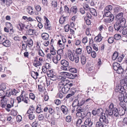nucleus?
Wrapping results in <instances>:
<instances>
[{
	"label": "nucleus",
	"mask_w": 127,
	"mask_h": 127,
	"mask_svg": "<svg viewBox=\"0 0 127 127\" xmlns=\"http://www.w3.org/2000/svg\"><path fill=\"white\" fill-rule=\"evenodd\" d=\"M99 121L96 122L95 125L96 127H105Z\"/></svg>",
	"instance_id": "obj_46"
},
{
	"label": "nucleus",
	"mask_w": 127,
	"mask_h": 127,
	"mask_svg": "<svg viewBox=\"0 0 127 127\" xmlns=\"http://www.w3.org/2000/svg\"><path fill=\"white\" fill-rule=\"evenodd\" d=\"M76 53L77 55H80L82 53V50L81 49L78 48L76 49Z\"/></svg>",
	"instance_id": "obj_50"
},
{
	"label": "nucleus",
	"mask_w": 127,
	"mask_h": 127,
	"mask_svg": "<svg viewBox=\"0 0 127 127\" xmlns=\"http://www.w3.org/2000/svg\"><path fill=\"white\" fill-rule=\"evenodd\" d=\"M106 113L107 116L108 115L109 116L112 115L113 114L112 109V110L108 109V110H106Z\"/></svg>",
	"instance_id": "obj_38"
},
{
	"label": "nucleus",
	"mask_w": 127,
	"mask_h": 127,
	"mask_svg": "<svg viewBox=\"0 0 127 127\" xmlns=\"http://www.w3.org/2000/svg\"><path fill=\"white\" fill-rule=\"evenodd\" d=\"M122 31L123 34L125 35V37L127 38V28H124Z\"/></svg>",
	"instance_id": "obj_48"
},
{
	"label": "nucleus",
	"mask_w": 127,
	"mask_h": 127,
	"mask_svg": "<svg viewBox=\"0 0 127 127\" xmlns=\"http://www.w3.org/2000/svg\"><path fill=\"white\" fill-rule=\"evenodd\" d=\"M19 91L16 90L14 89L9 90L6 91L5 95H19Z\"/></svg>",
	"instance_id": "obj_2"
},
{
	"label": "nucleus",
	"mask_w": 127,
	"mask_h": 127,
	"mask_svg": "<svg viewBox=\"0 0 127 127\" xmlns=\"http://www.w3.org/2000/svg\"><path fill=\"white\" fill-rule=\"evenodd\" d=\"M44 119V116L42 114L39 115L38 117V119L39 121H42Z\"/></svg>",
	"instance_id": "obj_51"
},
{
	"label": "nucleus",
	"mask_w": 127,
	"mask_h": 127,
	"mask_svg": "<svg viewBox=\"0 0 127 127\" xmlns=\"http://www.w3.org/2000/svg\"><path fill=\"white\" fill-rule=\"evenodd\" d=\"M87 51L88 53L89 54H90L92 51V48L89 46H88L86 47Z\"/></svg>",
	"instance_id": "obj_53"
},
{
	"label": "nucleus",
	"mask_w": 127,
	"mask_h": 127,
	"mask_svg": "<svg viewBox=\"0 0 127 127\" xmlns=\"http://www.w3.org/2000/svg\"><path fill=\"white\" fill-rule=\"evenodd\" d=\"M31 74L32 77L35 79L37 78V76L39 75V74L37 72L33 71H32Z\"/></svg>",
	"instance_id": "obj_20"
},
{
	"label": "nucleus",
	"mask_w": 127,
	"mask_h": 127,
	"mask_svg": "<svg viewBox=\"0 0 127 127\" xmlns=\"http://www.w3.org/2000/svg\"><path fill=\"white\" fill-rule=\"evenodd\" d=\"M118 53L116 51L115 52L112 56V59L113 60H115L118 56Z\"/></svg>",
	"instance_id": "obj_39"
},
{
	"label": "nucleus",
	"mask_w": 127,
	"mask_h": 127,
	"mask_svg": "<svg viewBox=\"0 0 127 127\" xmlns=\"http://www.w3.org/2000/svg\"><path fill=\"white\" fill-rule=\"evenodd\" d=\"M64 10L66 12H69V9L68 8L67 6V4L66 1H64Z\"/></svg>",
	"instance_id": "obj_36"
},
{
	"label": "nucleus",
	"mask_w": 127,
	"mask_h": 127,
	"mask_svg": "<svg viewBox=\"0 0 127 127\" xmlns=\"http://www.w3.org/2000/svg\"><path fill=\"white\" fill-rule=\"evenodd\" d=\"M70 81L68 80H64L61 81L59 83V87L60 88L62 87V86H65L69 83Z\"/></svg>",
	"instance_id": "obj_8"
},
{
	"label": "nucleus",
	"mask_w": 127,
	"mask_h": 127,
	"mask_svg": "<svg viewBox=\"0 0 127 127\" xmlns=\"http://www.w3.org/2000/svg\"><path fill=\"white\" fill-rule=\"evenodd\" d=\"M61 75L64 76L65 77L71 79H74L75 77V74L65 72H61Z\"/></svg>",
	"instance_id": "obj_4"
},
{
	"label": "nucleus",
	"mask_w": 127,
	"mask_h": 127,
	"mask_svg": "<svg viewBox=\"0 0 127 127\" xmlns=\"http://www.w3.org/2000/svg\"><path fill=\"white\" fill-rule=\"evenodd\" d=\"M52 7L54 8H55L57 7V1L55 0L52 1L51 3Z\"/></svg>",
	"instance_id": "obj_32"
},
{
	"label": "nucleus",
	"mask_w": 127,
	"mask_h": 127,
	"mask_svg": "<svg viewBox=\"0 0 127 127\" xmlns=\"http://www.w3.org/2000/svg\"><path fill=\"white\" fill-rule=\"evenodd\" d=\"M64 1H61L60 2V7L59 9V13L60 14L63 13V7H64Z\"/></svg>",
	"instance_id": "obj_24"
},
{
	"label": "nucleus",
	"mask_w": 127,
	"mask_h": 127,
	"mask_svg": "<svg viewBox=\"0 0 127 127\" xmlns=\"http://www.w3.org/2000/svg\"><path fill=\"white\" fill-rule=\"evenodd\" d=\"M124 15V13L123 12H121L118 13L117 14L116 16V18L118 19V20H119L120 19L122 18Z\"/></svg>",
	"instance_id": "obj_41"
},
{
	"label": "nucleus",
	"mask_w": 127,
	"mask_h": 127,
	"mask_svg": "<svg viewBox=\"0 0 127 127\" xmlns=\"http://www.w3.org/2000/svg\"><path fill=\"white\" fill-rule=\"evenodd\" d=\"M25 42H27L26 45H27V46H28L29 47H31L33 45V41L31 39H28L27 41H25Z\"/></svg>",
	"instance_id": "obj_17"
},
{
	"label": "nucleus",
	"mask_w": 127,
	"mask_h": 127,
	"mask_svg": "<svg viewBox=\"0 0 127 127\" xmlns=\"http://www.w3.org/2000/svg\"><path fill=\"white\" fill-rule=\"evenodd\" d=\"M71 120V117L69 116H66V121L68 122H70Z\"/></svg>",
	"instance_id": "obj_63"
},
{
	"label": "nucleus",
	"mask_w": 127,
	"mask_h": 127,
	"mask_svg": "<svg viewBox=\"0 0 127 127\" xmlns=\"http://www.w3.org/2000/svg\"><path fill=\"white\" fill-rule=\"evenodd\" d=\"M97 113V115L98 116H99L100 117L101 116L103 115V114H105V113H103V110L102 108L98 109L96 110Z\"/></svg>",
	"instance_id": "obj_22"
},
{
	"label": "nucleus",
	"mask_w": 127,
	"mask_h": 127,
	"mask_svg": "<svg viewBox=\"0 0 127 127\" xmlns=\"http://www.w3.org/2000/svg\"><path fill=\"white\" fill-rule=\"evenodd\" d=\"M82 41L83 43L85 44L88 41V38L87 37H85L83 38L82 40Z\"/></svg>",
	"instance_id": "obj_60"
},
{
	"label": "nucleus",
	"mask_w": 127,
	"mask_h": 127,
	"mask_svg": "<svg viewBox=\"0 0 127 127\" xmlns=\"http://www.w3.org/2000/svg\"><path fill=\"white\" fill-rule=\"evenodd\" d=\"M55 73L52 70H50L48 72L47 75L49 77H51L54 75H55Z\"/></svg>",
	"instance_id": "obj_34"
},
{
	"label": "nucleus",
	"mask_w": 127,
	"mask_h": 127,
	"mask_svg": "<svg viewBox=\"0 0 127 127\" xmlns=\"http://www.w3.org/2000/svg\"><path fill=\"white\" fill-rule=\"evenodd\" d=\"M29 114L28 116L30 119L31 120H33L35 118V112L29 113H27Z\"/></svg>",
	"instance_id": "obj_19"
},
{
	"label": "nucleus",
	"mask_w": 127,
	"mask_h": 127,
	"mask_svg": "<svg viewBox=\"0 0 127 127\" xmlns=\"http://www.w3.org/2000/svg\"><path fill=\"white\" fill-rule=\"evenodd\" d=\"M112 14L110 11H104L103 16L108 17Z\"/></svg>",
	"instance_id": "obj_43"
},
{
	"label": "nucleus",
	"mask_w": 127,
	"mask_h": 127,
	"mask_svg": "<svg viewBox=\"0 0 127 127\" xmlns=\"http://www.w3.org/2000/svg\"><path fill=\"white\" fill-rule=\"evenodd\" d=\"M33 65L35 67H37L38 66H41L42 65V64L39 61L36 60L35 59L34 60V62L33 63Z\"/></svg>",
	"instance_id": "obj_25"
},
{
	"label": "nucleus",
	"mask_w": 127,
	"mask_h": 127,
	"mask_svg": "<svg viewBox=\"0 0 127 127\" xmlns=\"http://www.w3.org/2000/svg\"><path fill=\"white\" fill-rule=\"evenodd\" d=\"M114 19V16L113 14H112L107 17V21L109 23L112 22Z\"/></svg>",
	"instance_id": "obj_35"
},
{
	"label": "nucleus",
	"mask_w": 127,
	"mask_h": 127,
	"mask_svg": "<svg viewBox=\"0 0 127 127\" xmlns=\"http://www.w3.org/2000/svg\"><path fill=\"white\" fill-rule=\"evenodd\" d=\"M117 21H119V24H120V25L122 26L123 28H124L125 26V25L126 23V20L124 18H123L121 20H118Z\"/></svg>",
	"instance_id": "obj_23"
},
{
	"label": "nucleus",
	"mask_w": 127,
	"mask_h": 127,
	"mask_svg": "<svg viewBox=\"0 0 127 127\" xmlns=\"http://www.w3.org/2000/svg\"><path fill=\"white\" fill-rule=\"evenodd\" d=\"M103 37L101 36V34H99L98 35L96 36L94 39V41L97 42H99L101 41Z\"/></svg>",
	"instance_id": "obj_14"
},
{
	"label": "nucleus",
	"mask_w": 127,
	"mask_h": 127,
	"mask_svg": "<svg viewBox=\"0 0 127 127\" xmlns=\"http://www.w3.org/2000/svg\"><path fill=\"white\" fill-rule=\"evenodd\" d=\"M61 64L64 66H68L69 65L68 62L65 60H63L61 61Z\"/></svg>",
	"instance_id": "obj_28"
},
{
	"label": "nucleus",
	"mask_w": 127,
	"mask_h": 127,
	"mask_svg": "<svg viewBox=\"0 0 127 127\" xmlns=\"http://www.w3.org/2000/svg\"><path fill=\"white\" fill-rule=\"evenodd\" d=\"M61 108L64 114H66L68 113L69 110L68 107L64 105H62L61 106Z\"/></svg>",
	"instance_id": "obj_12"
},
{
	"label": "nucleus",
	"mask_w": 127,
	"mask_h": 127,
	"mask_svg": "<svg viewBox=\"0 0 127 127\" xmlns=\"http://www.w3.org/2000/svg\"><path fill=\"white\" fill-rule=\"evenodd\" d=\"M34 7L36 10L38 12L41 11V9L40 6L39 5H36L34 6Z\"/></svg>",
	"instance_id": "obj_59"
},
{
	"label": "nucleus",
	"mask_w": 127,
	"mask_h": 127,
	"mask_svg": "<svg viewBox=\"0 0 127 127\" xmlns=\"http://www.w3.org/2000/svg\"><path fill=\"white\" fill-rule=\"evenodd\" d=\"M117 89H116L115 90L116 92H118L120 93L121 94V95H127V93L125 92V90L124 89L123 87V88L122 87H119L117 89Z\"/></svg>",
	"instance_id": "obj_10"
},
{
	"label": "nucleus",
	"mask_w": 127,
	"mask_h": 127,
	"mask_svg": "<svg viewBox=\"0 0 127 127\" xmlns=\"http://www.w3.org/2000/svg\"><path fill=\"white\" fill-rule=\"evenodd\" d=\"M41 106L40 105H38L37 107V108L36 111V113H40L41 111Z\"/></svg>",
	"instance_id": "obj_49"
},
{
	"label": "nucleus",
	"mask_w": 127,
	"mask_h": 127,
	"mask_svg": "<svg viewBox=\"0 0 127 127\" xmlns=\"http://www.w3.org/2000/svg\"><path fill=\"white\" fill-rule=\"evenodd\" d=\"M44 27L46 30H50L51 29V25L50 24V22L45 23Z\"/></svg>",
	"instance_id": "obj_29"
},
{
	"label": "nucleus",
	"mask_w": 127,
	"mask_h": 127,
	"mask_svg": "<svg viewBox=\"0 0 127 127\" xmlns=\"http://www.w3.org/2000/svg\"><path fill=\"white\" fill-rule=\"evenodd\" d=\"M119 105L120 106V107L126 108L125 104L124 103L123 101L120 102L119 104Z\"/></svg>",
	"instance_id": "obj_64"
},
{
	"label": "nucleus",
	"mask_w": 127,
	"mask_h": 127,
	"mask_svg": "<svg viewBox=\"0 0 127 127\" xmlns=\"http://www.w3.org/2000/svg\"><path fill=\"white\" fill-rule=\"evenodd\" d=\"M112 6L111 5H108L106 6L104 9V11H110L112 9Z\"/></svg>",
	"instance_id": "obj_37"
},
{
	"label": "nucleus",
	"mask_w": 127,
	"mask_h": 127,
	"mask_svg": "<svg viewBox=\"0 0 127 127\" xmlns=\"http://www.w3.org/2000/svg\"><path fill=\"white\" fill-rule=\"evenodd\" d=\"M11 42L10 41L6 39V37H5V39L3 41L2 44L4 46L6 47H8L10 45Z\"/></svg>",
	"instance_id": "obj_15"
},
{
	"label": "nucleus",
	"mask_w": 127,
	"mask_h": 127,
	"mask_svg": "<svg viewBox=\"0 0 127 127\" xmlns=\"http://www.w3.org/2000/svg\"><path fill=\"white\" fill-rule=\"evenodd\" d=\"M27 10L28 12L30 15H32L34 13L32 7L31 6H28L27 8Z\"/></svg>",
	"instance_id": "obj_26"
},
{
	"label": "nucleus",
	"mask_w": 127,
	"mask_h": 127,
	"mask_svg": "<svg viewBox=\"0 0 127 127\" xmlns=\"http://www.w3.org/2000/svg\"><path fill=\"white\" fill-rule=\"evenodd\" d=\"M69 71L70 72H73L74 73H76L77 72V70L76 69L74 68H71L69 69Z\"/></svg>",
	"instance_id": "obj_55"
},
{
	"label": "nucleus",
	"mask_w": 127,
	"mask_h": 127,
	"mask_svg": "<svg viewBox=\"0 0 127 127\" xmlns=\"http://www.w3.org/2000/svg\"><path fill=\"white\" fill-rule=\"evenodd\" d=\"M22 117L20 115L17 116L16 118V121L18 122H20L21 120Z\"/></svg>",
	"instance_id": "obj_62"
},
{
	"label": "nucleus",
	"mask_w": 127,
	"mask_h": 127,
	"mask_svg": "<svg viewBox=\"0 0 127 127\" xmlns=\"http://www.w3.org/2000/svg\"><path fill=\"white\" fill-rule=\"evenodd\" d=\"M22 98V100L24 101V102L27 103H28V97H26V96H20Z\"/></svg>",
	"instance_id": "obj_40"
},
{
	"label": "nucleus",
	"mask_w": 127,
	"mask_h": 127,
	"mask_svg": "<svg viewBox=\"0 0 127 127\" xmlns=\"http://www.w3.org/2000/svg\"><path fill=\"white\" fill-rule=\"evenodd\" d=\"M86 57L84 56H82L81 57V60L82 64L84 65L86 63Z\"/></svg>",
	"instance_id": "obj_30"
},
{
	"label": "nucleus",
	"mask_w": 127,
	"mask_h": 127,
	"mask_svg": "<svg viewBox=\"0 0 127 127\" xmlns=\"http://www.w3.org/2000/svg\"><path fill=\"white\" fill-rule=\"evenodd\" d=\"M121 38V35L119 34H115L114 36V38L116 40H118Z\"/></svg>",
	"instance_id": "obj_44"
},
{
	"label": "nucleus",
	"mask_w": 127,
	"mask_h": 127,
	"mask_svg": "<svg viewBox=\"0 0 127 127\" xmlns=\"http://www.w3.org/2000/svg\"><path fill=\"white\" fill-rule=\"evenodd\" d=\"M35 30L30 29L26 31V33L29 35H31L34 34L35 33Z\"/></svg>",
	"instance_id": "obj_21"
},
{
	"label": "nucleus",
	"mask_w": 127,
	"mask_h": 127,
	"mask_svg": "<svg viewBox=\"0 0 127 127\" xmlns=\"http://www.w3.org/2000/svg\"><path fill=\"white\" fill-rule=\"evenodd\" d=\"M35 112V109L34 107L32 105L30 107L29 109L28 110L27 113H29L33 112Z\"/></svg>",
	"instance_id": "obj_31"
},
{
	"label": "nucleus",
	"mask_w": 127,
	"mask_h": 127,
	"mask_svg": "<svg viewBox=\"0 0 127 127\" xmlns=\"http://www.w3.org/2000/svg\"><path fill=\"white\" fill-rule=\"evenodd\" d=\"M58 54L62 55L63 54V50L62 49H60L58 50L57 52Z\"/></svg>",
	"instance_id": "obj_57"
},
{
	"label": "nucleus",
	"mask_w": 127,
	"mask_h": 127,
	"mask_svg": "<svg viewBox=\"0 0 127 127\" xmlns=\"http://www.w3.org/2000/svg\"><path fill=\"white\" fill-rule=\"evenodd\" d=\"M112 112L114 116L116 117H117L119 115V112L117 109L116 107L113 108L112 109Z\"/></svg>",
	"instance_id": "obj_27"
},
{
	"label": "nucleus",
	"mask_w": 127,
	"mask_h": 127,
	"mask_svg": "<svg viewBox=\"0 0 127 127\" xmlns=\"http://www.w3.org/2000/svg\"><path fill=\"white\" fill-rule=\"evenodd\" d=\"M126 108L119 107V109L118 111L119 114L120 116L124 115L125 113V111L126 110Z\"/></svg>",
	"instance_id": "obj_13"
},
{
	"label": "nucleus",
	"mask_w": 127,
	"mask_h": 127,
	"mask_svg": "<svg viewBox=\"0 0 127 127\" xmlns=\"http://www.w3.org/2000/svg\"><path fill=\"white\" fill-rule=\"evenodd\" d=\"M79 57L78 55L75 56L74 58V61L76 63H78L79 61Z\"/></svg>",
	"instance_id": "obj_54"
},
{
	"label": "nucleus",
	"mask_w": 127,
	"mask_h": 127,
	"mask_svg": "<svg viewBox=\"0 0 127 127\" xmlns=\"http://www.w3.org/2000/svg\"><path fill=\"white\" fill-rule=\"evenodd\" d=\"M114 38L112 37H109L108 40V42L109 43H112L114 42Z\"/></svg>",
	"instance_id": "obj_56"
},
{
	"label": "nucleus",
	"mask_w": 127,
	"mask_h": 127,
	"mask_svg": "<svg viewBox=\"0 0 127 127\" xmlns=\"http://www.w3.org/2000/svg\"><path fill=\"white\" fill-rule=\"evenodd\" d=\"M115 30L117 31H119L120 32L122 31L124 29L122 26L119 24V21H117V22L115 23L114 25Z\"/></svg>",
	"instance_id": "obj_6"
},
{
	"label": "nucleus",
	"mask_w": 127,
	"mask_h": 127,
	"mask_svg": "<svg viewBox=\"0 0 127 127\" xmlns=\"http://www.w3.org/2000/svg\"><path fill=\"white\" fill-rule=\"evenodd\" d=\"M69 87L68 85H66L64 86L62 89L61 91H60L59 93L57 94V95H60V94L63 95L62 93L64 94L67 93L69 90V89L68 88Z\"/></svg>",
	"instance_id": "obj_7"
},
{
	"label": "nucleus",
	"mask_w": 127,
	"mask_h": 127,
	"mask_svg": "<svg viewBox=\"0 0 127 127\" xmlns=\"http://www.w3.org/2000/svg\"><path fill=\"white\" fill-rule=\"evenodd\" d=\"M41 37L44 40H47L49 38V35L48 34L45 33H43L41 35Z\"/></svg>",
	"instance_id": "obj_18"
},
{
	"label": "nucleus",
	"mask_w": 127,
	"mask_h": 127,
	"mask_svg": "<svg viewBox=\"0 0 127 127\" xmlns=\"http://www.w3.org/2000/svg\"><path fill=\"white\" fill-rule=\"evenodd\" d=\"M113 67L114 70L116 71L119 74L123 73L124 69L120 65V64L115 62L113 64Z\"/></svg>",
	"instance_id": "obj_1"
},
{
	"label": "nucleus",
	"mask_w": 127,
	"mask_h": 127,
	"mask_svg": "<svg viewBox=\"0 0 127 127\" xmlns=\"http://www.w3.org/2000/svg\"><path fill=\"white\" fill-rule=\"evenodd\" d=\"M90 11L94 16H96L97 15V13L95 9L92 8L90 9Z\"/></svg>",
	"instance_id": "obj_33"
},
{
	"label": "nucleus",
	"mask_w": 127,
	"mask_h": 127,
	"mask_svg": "<svg viewBox=\"0 0 127 127\" xmlns=\"http://www.w3.org/2000/svg\"><path fill=\"white\" fill-rule=\"evenodd\" d=\"M119 99L120 102L124 101L125 103L127 102V96H120L119 97Z\"/></svg>",
	"instance_id": "obj_16"
},
{
	"label": "nucleus",
	"mask_w": 127,
	"mask_h": 127,
	"mask_svg": "<svg viewBox=\"0 0 127 127\" xmlns=\"http://www.w3.org/2000/svg\"><path fill=\"white\" fill-rule=\"evenodd\" d=\"M99 121L106 126L109 123L108 120L106 118L105 114H103V115L100 116Z\"/></svg>",
	"instance_id": "obj_3"
},
{
	"label": "nucleus",
	"mask_w": 127,
	"mask_h": 127,
	"mask_svg": "<svg viewBox=\"0 0 127 127\" xmlns=\"http://www.w3.org/2000/svg\"><path fill=\"white\" fill-rule=\"evenodd\" d=\"M47 86L50 85L52 84H53V82L52 80L50 79H46Z\"/></svg>",
	"instance_id": "obj_45"
},
{
	"label": "nucleus",
	"mask_w": 127,
	"mask_h": 127,
	"mask_svg": "<svg viewBox=\"0 0 127 127\" xmlns=\"http://www.w3.org/2000/svg\"><path fill=\"white\" fill-rule=\"evenodd\" d=\"M17 111L15 110L12 109L11 111V114L14 116H16L17 114Z\"/></svg>",
	"instance_id": "obj_52"
},
{
	"label": "nucleus",
	"mask_w": 127,
	"mask_h": 127,
	"mask_svg": "<svg viewBox=\"0 0 127 127\" xmlns=\"http://www.w3.org/2000/svg\"><path fill=\"white\" fill-rule=\"evenodd\" d=\"M84 124L85 125L89 127H92L93 125V123L91 121V118H88L85 120L84 122Z\"/></svg>",
	"instance_id": "obj_11"
},
{
	"label": "nucleus",
	"mask_w": 127,
	"mask_h": 127,
	"mask_svg": "<svg viewBox=\"0 0 127 127\" xmlns=\"http://www.w3.org/2000/svg\"><path fill=\"white\" fill-rule=\"evenodd\" d=\"M9 96H4L1 97L2 99L1 100V106L2 108H4L7 104V102L8 101V98Z\"/></svg>",
	"instance_id": "obj_5"
},
{
	"label": "nucleus",
	"mask_w": 127,
	"mask_h": 127,
	"mask_svg": "<svg viewBox=\"0 0 127 127\" xmlns=\"http://www.w3.org/2000/svg\"><path fill=\"white\" fill-rule=\"evenodd\" d=\"M0 88L1 90H5L6 88V85L4 83H2L0 85Z\"/></svg>",
	"instance_id": "obj_58"
},
{
	"label": "nucleus",
	"mask_w": 127,
	"mask_h": 127,
	"mask_svg": "<svg viewBox=\"0 0 127 127\" xmlns=\"http://www.w3.org/2000/svg\"><path fill=\"white\" fill-rule=\"evenodd\" d=\"M25 27V24L20 22L19 23L18 25H17V27L20 31L23 32L24 30V28Z\"/></svg>",
	"instance_id": "obj_9"
},
{
	"label": "nucleus",
	"mask_w": 127,
	"mask_h": 127,
	"mask_svg": "<svg viewBox=\"0 0 127 127\" xmlns=\"http://www.w3.org/2000/svg\"><path fill=\"white\" fill-rule=\"evenodd\" d=\"M66 18V17H61L60 18L59 21L60 23L61 24H63L64 22L65 21Z\"/></svg>",
	"instance_id": "obj_42"
},
{
	"label": "nucleus",
	"mask_w": 127,
	"mask_h": 127,
	"mask_svg": "<svg viewBox=\"0 0 127 127\" xmlns=\"http://www.w3.org/2000/svg\"><path fill=\"white\" fill-rule=\"evenodd\" d=\"M81 42V41L80 40L76 38L75 39V44L76 45H79Z\"/></svg>",
	"instance_id": "obj_61"
},
{
	"label": "nucleus",
	"mask_w": 127,
	"mask_h": 127,
	"mask_svg": "<svg viewBox=\"0 0 127 127\" xmlns=\"http://www.w3.org/2000/svg\"><path fill=\"white\" fill-rule=\"evenodd\" d=\"M71 9L73 13L75 14L76 13L77 11V8L76 6H73L71 7Z\"/></svg>",
	"instance_id": "obj_47"
}]
</instances>
